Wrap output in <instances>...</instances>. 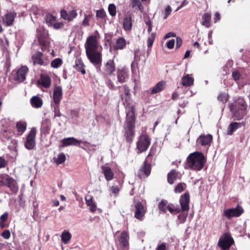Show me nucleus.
Here are the masks:
<instances>
[{
	"mask_svg": "<svg viewBox=\"0 0 250 250\" xmlns=\"http://www.w3.org/2000/svg\"><path fill=\"white\" fill-rule=\"evenodd\" d=\"M62 64V61L60 58H56L53 60L51 62V66L54 68L60 67Z\"/></svg>",
	"mask_w": 250,
	"mask_h": 250,
	"instance_id": "obj_44",
	"label": "nucleus"
},
{
	"mask_svg": "<svg viewBox=\"0 0 250 250\" xmlns=\"http://www.w3.org/2000/svg\"><path fill=\"white\" fill-rule=\"evenodd\" d=\"M61 16L63 19L67 21L68 13L65 10H62L61 11Z\"/></svg>",
	"mask_w": 250,
	"mask_h": 250,
	"instance_id": "obj_60",
	"label": "nucleus"
},
{
	"mask_svg": "<svg viewBox=\"0 0 250 250\" xmlns=\"http://www.w3.org/2000/svg\"><path fill=\"white\" fill-rule=\"evenodd\" d=\"M181 174L178 171L172 169L167 174V181L169 184H173L175 181L180 179Z\"/></svg>",
	"mask_w": 250,
	"mask_h": 250,
	"instance_id": "obj_18",
	"label": "nucleus"
},
{
	"mask_svg": "<svg viewBox=\"0 0 250 250\" xmlns=\"http://www.w3.org/2000/svg\"><path fill=\"white\" fill-rule=\"evenodd\" d=\"M60 104H51V106L53 109V111L54 112V118L62 116V114L60 111Z\"/></svg>",
	"mask_w": 250,
	"mask_h": 250,
	"instance_id": "obj_40",
	"label": "nucleus"
},
{
	"mask_svg": "<svg viewBox=\"0 0 250 250\" xmlns=\"http://www.w3.org/2000/svg\"><path fill=\"white\" fill-rule=\"evenodd\" d=\"M16 16V13L14 12H9L2 17L3 23L6 26L12 24Z\"/></svg>",
	"mask_w": 250,
	"mask_h": 250,
	"instance_id": "obj_20",
	"label": "nucleus"
},
{
	"mask_svg": "<svg viewBox=\"0 0 250 250\" xmlns=\"http://www.w3.org/2000/svg\"><path fill=\"white\" fill-rule=\"evenodd\" d=\"M16 127L18 131L22 134L26 129L27 124L25 122L20 121L17 123Z\"/></svg>",
	"mask_w": 250,
	"mask_h": 250,
	"instance_id": "obj_39",
	"label": "nucleus"
},
{
	"mask_svg": "<svg viewBox=\"0 0 250 250\" xmlns=\"http://www.w3.org/2000/svg\"><path fill=\"white\" fill-rule=\"evenodd\" d=\"M167 206V201L165 200H162L159 204L158 208L161 212H166Z\"/></svg>",
	"mask_w": 250,
	"mask_h": 250,
	"instance_id": "obj_42",
	"label": "nucleus"
},
{
	"mask_svg": "<svg viewBox=\"0 0 250 250\" xmlns=\"http://www.w3.org/2000/svg\"><path fill=\"white\" fill-rule=\"evenodd\" d=\"M131 6L140 11H142L143 9L140 0H131Z\"/></svg>",
	"mask_w": 250,
	"mask_h": 250,
	"instance_id": "obj_43",
	"label": "nucleus"
},
{
	"mask_svg": "<svg viewBox=\"0 0 250 250\" xmlns=\"http://www.w3.org/2000/svg\"><path fill=\"white\" fill-rule=\"evenodd\" d=\"M71 234L70 233L66 230H64L61 236L62 242L65 244H67L71 238Z\"/></svg>",
	"mask_w": 250,
	"mask_h": 250,
	"instance_id": "obj_35",
	"label": "nucleus"
},
{
	"mask_svg": "<svg viewBox=\"0 0 250 250\" xmlns=\"http://www.w3.org/2000/svg\"><path fill=\"white\" fill-rule=\"evenodd\" d=\"M89 18L88 16L85 15L84 20L82 22V25L83 26H87L89 25Z\"/></svg>",
	"mask_w": 250,
	"mask_h": 250,
	"instance_id": "obj_61",
	"label": "nucleus"
},
{
	"mask_svg": "<svg viewBox=\"0 0 250 250\" xmlns=\"http://www.w3.org/2000/svg\"><path fill=\"white\" fill-rule=\"evenodd\" d=\"M109 191L110 195L113 194L115 196H116L119 193L120 189L117 186H113L109 188Z\"/></svg>",
	"mask_w": 250,
	"mask_h": 250,
	"instance_id": "obj_48",
	"label": "nucleus"
},
{
	"mask_svg": "<svg viewBox=\"0 0 250 250\" xmlns=\"http://www.w3.org/2000/svg\"><path fill=\"white\" fill-rule=\"evenodd\" d=\"M232 77L234 81H237L239 80L240 78V74L237 71H233L232 73Z\"/></svg>",
	"mask_w": 250,
	"mask_h": 250,
	"instance_id": "obj_58",
	"label": "nucleus"
},
{
	"mask_svg": "<svg viewBox=\"0 0 250 250\" xmlns=\"http://www.w3.org/2000/svg\"><path fill=\"white\" fill-rule=\"evenodd\" d=\"M229 109L235 120H240L246 114L247 106L244 100L238 98L229 104Z\"/></svg>",
	"mask_w": 250,
	"mask_h": 250,
	"instance_id": "obj_2",
	"label": "nucleus"
},
{
	"mask_svg": "<svg viewBox=\"0 0 250 250\" xmlns=\"http://www.w3.org/2000/svg\"><path fill=\"white\" fill-rule=\"evenodd\" d=\"M6 186L8 187L14 193H16L18 191V187L16 182L10 177L6 183Z\"/></svg>",
	"mask_w": 250,
	"mask_h": 250,
	"instance_id": "obj_30",
	"label": "nucleus"
},
{
	"mask_svg": "<svg viewBox=\"0 0 250 250\" xmlns=\"http://www.w3.org/2000/svg\"><path fill=\"white\" fill-rule=\"evenodd\" d=\"M42 53L41 52H37L35 55H33L32 59L34 64H39L40 65L46 66L47 65L48 62H44L42 59Z\"/></svg>",
	"mask_w": 250,
	"mask_h": 250,
	"instance_id": "obj_22",
	"label": "nucleus"
},
{
	"mask_svg": "<svg viewBox=\"0 0 250 250\" xmlns=\"http://www.w3.org/2000/svg\"><path fill=\"white\" fill-rule=\"evenodd\" d=\"M135 122V116L133 115L132 111L128 112L124 124L125 136L128 142H131L134 138Z\"/></svg>",
	"mask_w": 250,
	"mask_h": 250,
	"instance_id": "obj_4",
	"label": "nucleus"
},
{
	"mask_svg": "<svg viewBox=\"0 0 250 250\" xmlns=\"http://www.w3.org/2000/svg\"><path fill=\"white\" fill-rule=\"evenodd\" d=\"M135 208L136 210L135 213V217L137 219L142 220L146 212L144 206L140 202H138L135 205Z\"/></svg>",
	"mask_w": 250,
	"mask_h": 250,
	"instance_id": "obj_19",
	"label": "nucleus"
},
{
	"mask_svg": "<svg viewBox=\"0 0 250 250\" xmlns=\"http://www.w3.org/2000/svg\"><path fill=\"white\" fill-rule=\"evenodd\" d=\"M108 10L109 14L111 16L114 17L116 16V13H117V11H116V7L114 4H112V3L108 5Z\"/></svg>",
	"mask_w": 250,
	"mask_h": 250,
	"instance_id": "obj_46",
	"label": "nucleus"
},
{
	"mask_svg": "<svg viewBox=\"0 0 250 250\" xmlns=\"http://www.w3.org/2000/svg\"><path fill=\"white\" fill-rule=\"evenodd\" d=\"M180 204L181 207V210L183 211H188L189 208V195L188 193H185L182 195L179 200Z\"/></svg>",
	"mask_w": 250,
	"mask_h": 250,
	"instance_id": "obj_14",
	"label": "nucleus"
},
{
	"mask_svg": "<svg viewBox=\"0 0 250 250\" xmlns=\"http://www.w3.org/2000/svg\"><path fill=\"white\" fill-rule=\"evenodd\" d=\"M28 71V68L26 66H22L16 72L15 80L20 83L23 82L26 79V74Z\"/></svg>",
	"mask_w": 250,
	"mask_h": 250,
	"instance_id": "obj_13",
	"label": "nucleus"
},
{
	"mask_svg": "<svg viewBox=\"0 0 250 250\" xmlns=\"http://www.w3.org/2000/svg\"><path fill=\"white\" fill-rule=\"evenodd\" d=\"M92 197H90L89 199H88L87 197L85 198V203L87 206L89 207V209L90 211L94 212L97 209V206L96 204L92 201Z\"/></svg>",
	"mask_w": 250,
	"mask_h": 250,
	"instance_id": "obj_34",
	"label": "nucleus"
},
{
	"mask_svg": "<svg viewBox=\"0 0 250 250\" xmlns=\"http://www.w3.org/2000/svg\"><path fill=\"white\" fill-rule=\"evenodd\" d=\"M38 83L45 88H48L50 85L51 80L49 76L42 75L40 79L38 81Z\"/></svg>",
	"mask_w": 250,
	"mask_h": 250,
	"instance_id": "obj_25",
	"label": "nucleus"
},
{
	"mask_svg": "<svg viewBox=\"0 0 250 250\" xmlns=\"http://www.w3.org/2000/svg\"><path fill=\"white\" fill-rule=\"evenodd\" d=\"M45 20L48 26H51L56 20V17L50 13L46 15Z\"/></svg>",
	"mask_w": 250,
	"mask_h": 250,
	"instance_id": "obj_38",
	"label": "nucleus"
},
{
	"mask_svg": "<svg viewBox=\"0 0 250 250\" xmlns=\"http://www.w3.org/2000/svg\"><path fill=\"white\" fill-rule=\"evenodd\" d=\"M175 44L174 40L172 39L168 41L167 43V47L169 49H172Z\"/></svg>",
	"mask_w": 250,
	"mask_h": 250,
	"instance_id": "obj_59",
	"label": "nucleus"
},
{
	"mask_svg": "<svg viewBox=\"0 0 250 250\" xmlns=\"http://www.w3.org/2000/svg\"><path fill=\"white\" fill-rule=\"evenodd\" d=\"M115 70V65L113 60H109L104 64L103 73L106 76L111 75Z\"/></svg>",
	"mask_w": 250,
	"mask_h": 250,
	"instance_id": "obj_15",
	"label": "nucleus"
},
{
	"mask_svg": "<svg viewBox=\"0 0 250 250\" xmlns=\"http://www.w3.org/2000/svg\"><path fill=\"white\" fill-rule=\"evenodd\" d=\"M85 53L88 59L96 68L98 72L101 71L102 62L103 47L100 45L96 36L88 37L84 44Z\"/></svg>",
	"mask_w": 250,
	"mask_h": 250,
	"instance_id": "obj_1",
	"label": "nucleus"
},
{
	"mask_svg": "<svg viewBox=\"0 0 250 250\" xmlns=\"http://www.w3.org/2000/svg\"><path fill=\"white\" fill-rule=\"evenodd\" d=\"M166 85V82L162 81L158 83L153 87L152 88L150 92L151 94H155L164 90Z\"/></svg>",
	"mask_w": 250,
	"mask_h": 250,
	"instance_id": "obj_28",
	"label": "nucleus"
},
{
	"mask_svg": "<svg viewBox=\"0 0 250 250\" xmlns=\"http://www.w3.org/2000/svg\"><path fill=\"white\" fill-rule=\"evenodd\" d=\"M62 98V90L60 86L56 85L54 87L53 94V104H60L61 100Z\"/></svg>",
	"mask_w": 250,
	"mask_h": 250,
	"instance_id": "obj_12",
	"label": "nucleus"
},
{
	"mask_svg": "<svg viewBox=\"0 0 250 250\" xmlns=\"http://www.w3.org/2000/svg\"><path fill=\"white\" fill-rule=\"evenodd\" d=\"M36 129L33 127L27 135L24 145L25 147L29 150H33L36 146Z\"/></svg>",
	"mask_w": 250,
	"mask_h": 250,
	"instance_id": "obj_6",
	"label": "nucleus"
},
{
	"mask_svg": "<svg viewBox=\"0 0 250 250\" xmlns=\"http://www.w3.org/2000/svg\"><path fill=\"white\" fill-rule=\"evenodd\" d=\"M117 77L118 82L124 83L128 78V71L126 67H123L119 69L117 72Z\"/></svg>",
	"mask_w": 250,
	"mask_h": 250,
	"instance_id": "obj_16",
	"label": "nucleus"
},
{
	"mask_svg": "<svg viewBox=\"0 0 250 250\" xmlns=\"http://www.w3.org/2000/svg\"><path fill=\"white\" fill-rule=\"evenodd\" d=\"M37 36L40 44L42 46V49L47 47L50 44L48 31L44 29H37Z\"/></svg>",
	"mask_w": 250,
	"mask_h": 250,
	"instance_id": "obj_5",
	"label": "nucleus"
},
{
	"mask_svg": "<svg viewBox=\"0 0 250 250\" xmlns=\"http://www.w3.org/2000/svg\"><path fill=\"white\" fill-rule=\"evenodd\" d=\"M212 141V136L210 134L201 135L196 141L197 146H208L210 145Z\"/></svg>",
	"mask_w": 250,
	"mask_h": 250,
	"instance_id": "obj_11",
	"label": "nucleus"
},
{
	"mask_svg": "<svg viewBox=\"0 0 250 250\" xmlns=\"http://www.w3.org/2000/svg\"><path fill=\"white\" fill-rule=\"evenodd\" d=\"M124 93H125V95L124 96H125V97H130V90L128 87V86H127L126 85H124Z\"/></svg>",
	"mask_w": 250,
	"mask_h": 250,
	"instance_id": "obj_63",
	"label": "nucleus"
},
{
	"mask_svg": "<svg viewBox=\"0 0 250 250\" xmlns=\"http://www.w3.org/2000/svg\"><path fill=\"white\" fill-rule=\"evenodd\" d=\"M228 95L226 93H221L218 96V100L223 103H226L228 100Z\"/></svg>",
	"mask_w": 250,
	"mask_h": 250,
	"instance_id": "obj_51",
	"label": "nucleus"
},
{
	"mask_svg": "<svg viewBox=\"0 0 250 250\" xmlns=\"http://www.w3.org/2000/svg\"><path fill=\"white\" fill-rule=\"evenodd\" d=\"M122 99L124 101V104L125 107L126 116H127L128 112H131V111H132L133 115H135V109L134 106L131 105L130 97L123 96Z\"/></svg>",
	"mask_w": 250,
	"mask_h": 250,
	"instance_id": "obj_21",
	"label": "nucleus"
},
{
	"mask_svg": "<svg viewBox=\"0 0 250 250\" xmlns=\"http://www.w3.org/2000/svg\"><path fill=\"white\" fill-rule=\"evenodd\" d=\"M194 78L189 74H185L181 79L182 84L186 87L192 86L194 83Z\"/></svg>",
	"mask_w": 250,
	"mask_h": 250,
	"instance_id": "obj_23",
	"label": "nucleus"
},
{
	"mask_svg": "<svg viewBox=\"0 0 250 250\" xmlns=\"http://www.w3.org/2000/svg\"><path fill=\"white\" fill-rule=\"evenodd\" d=\"M84 65L80 58H77L75 62V64L73 67L77 71L81 72L82 74H85V70L84 69Z\"/></svg>",
	"mask_w": 250,
	"mask_h": 250,
	"instance_id": "obj_26",
	"label": "nucleus"
},
{
	"mask_svg": "<svg viewBox=\"0 0 250 250\" xmlns=\"http://www.w3.org/2000/svg\"><path fill=\"white\" fill-rule=\"evenodd\" d=\"M96 17L98 18L104 19L106 17L105 12L103 9L98 10L96 12Z\"/></svg>",
	"mask_w": 250,
	"mask_h": 250,
	"instance_id": "obj_50",
	"label": "nucleus"
},
{
	"mask_svg": "<svg viewBox=\"0 0 250 250\" xmlns=\"http://www.w3.org/2000/svg\"><path fill=\"white\" fill-rule=\"evenodd\" d=\"M126 45V41L123 38H119L117 39L116 43L114 46L115 50L123 49Z\"/></svg>",
	"mask_w": 250,
	"mask_h": 250,
	"instance_id": "obj_32",
	"label": "nucleus"
},
{
	"mask_svg": "<svg viewBox=\"0 0 250 250\" xmlns=\"http://www.w3.org/2000/svg\"><path fill=\"white\" fill-rule=\"evenodd\" d=\"M184 189L182 183L178 184L175 187L174 189V191L175 193H180L183 191Z\"/></svg>",
	"mask_w": 250,
	"mask_h": 250,
	"instance_id": "obj_55",
	"label": "nucleus"
},
{
	"mask_svg": "<svg viewBox=\"0 0 250 250\" xmlns=\"http://www.w3.org/2000/svg\"><path fill=\"white\" fill-rule=\"evenodd\" d=\"M244 212L243 208L238 205L236 208L224 210L223 215L228 219L240 216Z\"/></svg>",
	"mask_w": 250,
	"mask_h": 250,
	"instance_id": "obj_8",
	"label": "nucleus"
},
{
	"mask_svg": "<svg viewBox=\"0 0 250 250\" xmlns=\"http://www.w3.org/2000/svg\"><path fill=\"white\" fill-rule=\"evenodd\" d=\"M151 150L147 156L146 160L144 162V166L139 170L138 176L140 178H143L145 177H147L150 173V166L149 164L147 163V161L149 160L150 157L151 156Z\"/></svg>",
	"mask_w": 250,
	"mask_h": 250,
	"instance_id": "obj_10",
	"label": "nucleus"
},
{
	"mask_svg": "<svg viewBox=\"0 0 250 250\" xmlns=\"http://www.w3.org/2000/svg\"><path fill=\"white\" fill-rule=\"evenodd\" d=\"M150 143L148 137L146 135H142L137 143V148L139 152L145 151L148 148Z\"/></svg>",
	"mask_w": 250,
	"mask_h": 250,
	"instance_id": "obj_9",
	"label": "nucleus"
},
{
	"mask_svg": "<svg viewBox=\"0 0 250 250\" xmlns=\"http://www.w3.org/2000/svg\"><path fill=\"white\" fill-rule=\"evenodd\" d=\"M77 16V13L76 11L73 10L71 11L69 13H68V19L67 21H71Z\"/></svg>",
	"mask_w": 250,
	"mask_h": 250,
	"instance_id": "obj_52",
	"label": "nucleus"
},
{
	"mask_svg": "<svg viewBox=\"0 0 250 250\" xmlns=\"http://www.w3.org/2000/svg\"><path fill=\"white\" fill-rule=\"evenodd\" d=\"M206 161L204 154L198 151L190 153L187 159L188 167L197 171H199L203 168Z\"/></svg>",
	"mask_w": 250,
	"mask_h": 250,
	"instance_id": "obj_3",
	"label": "nucleus"
},
{
	"mask_svg": "<svg viewBox=\"0 0 250 250\" xmlns=\"http://www.w3.org/2000/svg\"><path fill=\"white\" fill-rule=\"evenodd\" d=\"M172 9L171 7L169 5L167 6L165 10L164 11V16L163 19L164 20H166L167 19L168 16L171 14Z\"/></svg>",
	"mask_w": 250,
	"mask_h": 250,
	"instance_id": "obj_53",
	"label": "nucleus"
},
{
	"mask_svg": "<svg viewBox=\"0 0 250 250\" xmlns=\"http://www.w3.org/2000/svg\"><path fill=\"white\" fill-rule=\"evenodd\" d=\"M105 83L106 85L109 89H112V90L115 89V86H114V83L110 79H109L108 78L106 79L105 81Z\"/></svg>",
	"mask_w": 250,
	"mask_h": 250,
	"instance_id": "obj_54",
	"label": "nucleus"
},
{
	"mask_svg": "<svg viewBox=\"0 0 250 250\" xmlns=\"http://www.w3.org/2000/svg\"><path fill=\"white\" fill-rule=\"evenodd\" d=\"M128 236L127 232L125 231H123L119 239L120 245L123 247H125L128 246V242L127 240Z\"/></svg>",
	"mask_w": 250,
	"mask_h": 250,
	"instance_id": "obj_31",
	"label": "nucleus"
},
{
	"mask_svg": "<svg viewBox=\"0 0 250 250\" xmlns=\"http://www.w3.org/2000/svg\"><path fill=\"white\" fill-rule=\"evenodd\" d=\"M30 103L32 106L34 108H39L42 107L43 102L41 98L35 96L31 98Z\"/></svg>",
	"mask_w": 250,
	"mask_h": 250,
	"instance_id": "obj_29",
	"label": "nucleus"
},
{
	"mask_svg": "<svg viewBox=\"0 0 250 250\" xmlns=\"http://www.w3.org/2000/svg\"><path fill=\"white\" fill-rule=\"evenodd\" d=\"M156 250H168V248L167 247L165 243H163L161 244L158 245L156 248Z\"/></svg>",
	"mask_w": 250,
	"mask_h": 250,
	"instance_id": "obj_56",
	"label": "nucleus"
},
{
	"mask_svg": "<svg viewBox=\"0 0 250 250\" xmlns=\"http://www.w3.org/2000/svg\"><path fill=\"white\" fill-rule=\"evenodd\" d=\"M102 170L104 177L107 181H109L113 179L114 174L109 167L103 166L102 167Z\"/></svg>",
	"mask_w": 250,
	"mask_h": 250,
	"instance_id": "obj_27",
	"label": "nucleus"
},
{
	"mask_svg": "<svg viewBox=\"0 0 250 250\" xmlns=\"http://www.w3.org/2000/svg\"><path fill=\"white\" fill-rule=\"evenodd\" d=\"M61 142L62 143V146L65 147L68 146H80V144L82 142L76 139L74 137H68L63 139Z\"/></svg>",
	"mask_w": 250,
	"mask_h": 250,
	"instance_id": "obj_17",
	"label": "nucleus"
},
{
	"mask_svg": "<svg viewBox=\"0 0 250 250\" xmlns=\"http://www.w3.org/2000/svg\"><path fill=\"white\" fill-rule=\"evenodd\" d=\"M66 160L65 155L63 153H59L56 159H54L55 162L57 165H60L65 162Z\"/></svg>",
	"mask_w": 250,
	"mask_h": 250,
	"instance_id": "obj_45",
	"label": "nucleus"
},
{
	"mask_svg": "<svg viewBox=\"0 0 250 250\" xmlns=\"http://www.w3.org/2000/svg\"><path fill=\"white\" fill-rule=\"evenodd\" d=\"M242 124L240 123L234 122L229 125L228 128V134L231 135L237 129L241 127Z\"/></svg>",
	"mask_w": 250,
	"mask_h": 250,
	"instance_id": "obj_33",
	"label": "nucleus"
},
{
	"mask_svg": "<svg viewBox=\"0 0 250 250\" xmlns=\"http://www.w3.org/2000/svg\"><path fill=\"white\" fill-rule=\"evenodd\" d=\"M53 26L54 28L56 29H59L62 28L63 26V23L62 22H57L55 23L54 24H53Z\"/></svg>",
	"mask_w": 250,
	"mask_h": 250,
	"instance_id": "obj_64",
	"label": "nucleus"
},
{
	"mask_svg": "<svg viewBox=\"0 0 250 250\" xmlns=\"http://www.w3.org/2000/svg\"><path fill=\"white\" fill-rule=\"evenodd\" d=\"M9 177L8 175H2L0 176V186H6Z\"/></svg>",
	"mask_w": 250,
	"mask_h": 250,
	"instance_id": "obj_47",
	"label": "nucleus"
},
{
	"mask_svg": "<svg viewBox=\"0 0 250 250\" xmlns=\"http://www.w3.org/2000/svg\"><path fill=\"white\" fill-rule=\"evenodd\" d=\"M51 128V124L47 119L42 122L41 129L43 132L49 133Z\"/></svg>",
	"mask_w": 250,
	"mask_h": 250,
	"instance_id": "obj_37",
	"label": "nucleus"
},
{
	"mask_svg": "<svg viewBox=\"0 0 250 250\" xmlns=\"http://www.w3.org/2000/svg\"><path fill=\"white\" fill-rule=\"evenodd\" d=\"M1 235L3 238L8 239L10 237V231L9 230H5L2 232Z\"/></svg>",
	"mask_w": 250,
	"mask_h": 250,
	"instance_id": "obj_57",
	"label": "nucleus"
},
{
	"mask_svg": "<svg viewBox=\"0 0 250 250\" xmlns=\"http://www.w3.org/2000/svg\"><path fill=\"white\" fill-rule=\"evenodd\" d=\"M123 28L126 31H130L132 26V19L130 15L126 16L123 19Z\"/></svg>",
	"mask_w": 250,
	"mask_h": 250,
	"instance_id": "obj_24",
	"label": "nucleus"
},
{
	"mask_svg": "<svg viewBox=\"0 0 250 250\" xmlns=\"http://www.w3.org/2000/svg\"><path fill=\"white\" fill-rule=\"evenodd\" d=\"M234 243V240L230 234L225 233L220 238L218 242V246L223 250H228Z\"/></svg>",
	"mask_w": 250,
	"mask_h": 250,
	"instance_id": "obj_7",
	"label": "nucleus"
},
{
	"mask_svg": "<svg viewBox=\"0 0 250 250\" xmlns=\"http://www.w3.org/2000/svg\"><path fill=\"white\" fill-rule=\"evenodd\" d=\"M188 216V213H181L178 216V219L179 221V223H184L187 220Z\"/></svg>",
	"mask_w": 250,
	"mask_h": 250,
	"instance_id": "obj_49",
	"label": "nucleus"
},
{
	"mask_svg": "<svg viewBox=\"0 0 250 250\" xmlns=\"http://www.w3.org/2000/svg\"><path fill=\"white\" fill-rule=\"evenodd\" d=\"M156 34L155 32H152L149 35L147 40V45L148 48H150L152 46L156 38Z\"/></svg>",
	"mask_w": 250,
	"mask_h": 250,
	"instance_id": "obj_41",
	"label": "nucleus"
},
{
	"mask_svg": "<svg viewBox=\"0 0 250 250\" xmlns=\"http://www.w3.org/2000/svg\"><path fill=\"white\" fill-rule=\"evenodd\" d=\"M7 163V161L3 157H0V168L4 167Z\"/></svg>",
	"mask_w": 250,
	"mask_h": 250,
	"instance_id": "obj_62",
	"label": "nucleus"
},
{
	"mask_svg": "<svg viewBox=\"0 0 250 250\" xmlns=\"http://www.w3.org/2000/svg\"><path fill=\"white\" fill-rule=\"evenodd\" d=\"M202 25L207 27H209L210 25V21L211 19V14L210 13H205L202 17Z\"/></svg>",
	"mask_w": 250,
	"mask_h": 250,
	"instance_id": "obj_36",
	"label": "nucleus"
}]
</instances>
